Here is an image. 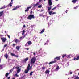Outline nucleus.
<instances>
[{
    "instance_id": "obj_1",
    "label": "nucleus",
    "mask_w": 79,
    "mask_h": 79,
    "mask_svg": "<svg viewBox=\"0 0 79 79\" xmlns=\"http://www.w3.org/2000/svg\"><path fill=\"white\" fill-rule=\"evenodd\" d=\"M60 56L56 57L55 58L54 60L49 62L48 64H53V63H56L57 61H59V60H60Z\"/></svg>"
},
{
    "instance_id": "obj_2",
    "label": "nucleus",
    "mask_w": 79,
    "mask_h": 79,
    "mask_svg": "<svg viewBox=\"0 0 79 79\" xmlns=\"http://www.w3.org/2000/svg\"><path fill=\"white\" fill-rule=\"evenodd\" d=\"M32 67V66L31 65L30 66V64H29L28 65L27 69H25L24 71V73H25V74H27V73H28V72H29V71H30V70H31Z\"/></svg>"
},
{
    "instance_id": "obj_3",
    "label": "nucleus",
    "mask_w": 79,
    "mask_h": 79,
    "mask_svg": "<svg viewBox=\"0 0 79 79\" xmlns=\"http://www.w3.org/2000/svg\"><path fill=\"white\" fill-rule=\"evenodd\" d=\"M36 61V58L35 57H34L32 58L30 61V64H34L35 62Z\"/></svg>"
},
{
    "instance_id": "obj_4",
    "label": "nucleus",
    "mask_w": 79,
    "mask_h": 79,
    "mask_svg": "<svg viewBox=\"0 0 79 79\" xmlns=\"http://www.w3.org/2000/svg\"><path fill=\"white\" fill-rule=\"evenodd\" d=\"M27 18L28 19L31 20V19H34L35 16L33 15H29Z\"/></svg>"
},
{
    "instance_id": "obj_5",
    "label": "nucleus",
    "mask_w": 79,
    "mask_h": 79,
    "mask_svg": "<svg viewBox=\"0 0 79 79\" xmlns=\"http://www.w3.org/2000/svg\"><path fill=\"white\" fill-rule=\"evenodd\" d=\"M16 68L17 69V73H18L19 72H20V71H21V69L18 66H17L16 67Z\"/></svg>"
},
{
    "instance_id": "obj_6",
    "label": "nucleus",
    "mask_w": 79,
    "mask_h": 79,
    "mask_svg": "<svg viewBox=\"0 0 79 79\" xmlns=\"http://www.w3.org/2000/svg\"><path fill=\"white\" fill-rule=\"evenodd\" d=\"M76 57H77L76 58V57H74L73 59V60L75 61H76V60L77 61H78V60H79V56L78 55H76Z\"/></svg>"
},
{
    "instance_id": "obj_7",
    "label": "nucleus",
    "mask_w": 79,
    "mask_h": 79,
    "mask_svg": "<svg viewBox=\"0 0 79 79\" xmlns=\"http://www.w3.org/2000/svg\"><path fill=\"white\" fill-rule=\"evenodd\" d=\"M1 40H2L3 42H5L7 40L6 38H5V37H2L1 38Z\"/></svg>"
},
{
    "instance_id": "obj_8",
    "label": "nucleus",
    "mask_w": 79,
    "mask_h": 79,
    "mask_svg": "<svg viewBox=\"0 0 79 79\" xmlns=\"http://www.w3.org/2000/svg\"><path fill=\"white\" fill-rule=\"evenodd\" d=\"M48 5L49 6H52V0H48Z\"/></svg>"
},
{
    "instance_id": "obj_9",
    "label": "nucleus",
    "mask_w": 79,
    "mask_h": 79,
    "mask_svg": "<svg viewBox=\"0 0 79 79\" xmlns=\"http://www.w3.org/2000/svg\"><path fill=\"white\" fill-rule=\"evenodd\" d=\"M32 8V6H31L29 7H27V8L25 10V12H27V11H29V9H30V8Z\"/></svg>"
},
{
    "instance_id": "obj_10",
    "label": "nucleus",
    "mask_w": 79,
    "mask_h": 79,
    "mask_svg": "<svg viewBox=\"0 0 79 79\" xmlns=\"http://www.w3.org/2000/svg\"><path fill=\"white\" fill-rule=\"evenodd\" d=\"M60 69V67H59V66L57 65V67H56V68L55 69V71H58V69Z\"/></svg>"
},
{
    "instance_id": "obj_11",
    "label": "nucleus",
    "mask_w": 79,
    "mask_h": 79,
    "mask_svg": "<svg viewBox=\"0 0 79 79\" xmlns=\"http://www.w3.org/2000/svg\"><path fill=\"white\" fill-rule=\"evenodd\" d=\"M4 56L5 58H6V59H8V56H8V54H7V53H6L4 55Z\"/></svg>"
},
{
    "instance_id": "obj_12",
    "label": "nucleus",
    "mask_w": 79,
    "mask_h": 79,
    "mask_svg": "<svg viewBox=\"0 0 79 79\" xmlns=\"http://www.w3.org/2000/svg\"><path fill=\"white\" fill-rule=\"evenodd\" d=\"M29 60V58L28 57H27V58L25 59L23 61H24V62L26 63V61H28Z\"/></svg>"
},
{
    "instance_id": "obj_13",
    "label": "nucleus",
    "mask_w": 79,
    "mask_h": 79,
    "mask_svg": "<svg viewBox=\"0 0 79 79\" xmlns=\"http://www.w3.org/2000/svg\"><path fill=\"white\" fill-rule=\"evenodd\" d=\"M19 48H20V47L17 46L16 47V49L18 51H19Z\"/></svg>"
},
{
    "instance_id": "obj_14",
    "label": "nucleus",
    "mask_w": 79,
    "mask_h": 79,
    "mask_svg": "<svg viewBox=\"0 0 79 79\" xmlns=\"http://www.w3.org/2000/svg\"><path fill=\"white\" fill-rule=\"evenodd\" d=\"M28 45H31V44H32V42H31V41H28L27 42Z\"/></svg>"
},
{
    "instance_id": "obj_15",
    "label": "nucleus",
    "mask_w": 79,
    "mask_h": 79,
    "mask_svg": "<svg viewBox=\"0 0 79 79\" xmlns=\"http://www.w3.org/2000/svg\"><path fill=\"white\" fill-rule=\"evenodd\" d=\"M77 1V0H73L72 1V2L73 3H76Z\"/></svg>"
},
{
    "instance_id": "obj_16",
    "label": "nucleus",
    "mask_w": 79,
    "mask_h": 79,
    "mask_svg": "<svg viewBox=\"0 0 79 79\" xmlns=\"http://www.w3.org/2000/svg\"><path fill=\"white\" fill-rule=\"evenodd\" d=\"M39 2H37L36 4H34V7L35 8V7L37 6V5H39Z\"/></svg>"
},
{
    "instance_id": "obj_17",
    "label": "nucleus",
    "mask_w": 79,
    "mask_h": 79,
    "mask_svg": "<svg viewBox=\"0 0 79 79\" xmlns=\"http://www.w3.org/2000/svg\"><path fill=\"white\" fill-rule=\"evenodd\" d=\"M3 11H2L0 12V16H2L3 15Z\"/></svg>"
},
{
    "instance_id": "obj_18",
    "label": "nucleus",
    "mask_w": 79,
    "mask_h": 79,
    "mask_svg": "<svg viewBox=\"0 0 79 79\" xmlns=\"http://www.w3.org/2000/svg\"><path fill=\"white\" fill-rule=\"evenodd\" d=\"M13 3H11V2H10L8 5V6H10L11 7L12 6V4Z\"/></svg>"
},
{
    "instance_id": "obj_19",
    "label": "nucleus",
    "mask_w": 79,
    "mask_h": 79,
    "mask_svg": "<svg viewBox=\"0 0 79 79\" xmlns=\"http://www.w3.org/2000/svg\"><path fill=\"white\" fill-rule=\"evenodd\" d=\"M51 9H52V6H50L49 7H48V10L49 11H50V10H51Z\"/></svg>"
},
{
    "instance_id": "obj_20",
    "label": "nucleus",
    "mask_w": 79,
    "mask_h": 79,
    "mask_svg": "<svg viewBox=\"0 0 79 79\" xmlns=\"http://www.w3.org/2000/svg\"><path fill=\"white\" fill-rule=\"evenodd\" d=\"M45 31V29H43L42 30V31H41V32H40V34H42L44 32V31Z\"/></svg>"
},
{
    "instance_id": "obj_21",
    "label": "nucleus",
    "mask_w": 79,
    "mask_h": 79,
    "mask_svg": "<svg viewBox=\"0 0 79 79\" xmlns=\"http://www.w3.org/2000/svg\"><path fill=\"white\" fill-rule=\"evenodd\" d=\"M45 73L46 74H48V73H50V70H46L45 72Z\"/></svg>"
},
{
    "instance_id": "obj_22",
    "label": "nucleus",
    "mask_w": 79,
    "mask_h": 79,
    "mask_svg": "<svg viewBox=\"0 0 79 79\" xmlns=\"http://www.w3.org/2000/svg\"><path fill=\"white\" fill-rule=\"evenodd\" d=\"M8 75H9V73H7L5 75L6 77H7Z\"/></svg>"
},
{
    "instance_id": "obj_23",
    "label": "nucleus",
    "mask_w": 79,
    "mask_h": 79,
    "mask_svg": "<svg viewBox=\"0 0 79 79\" xmlns=\"http://www.w3.org/2000/svg\"><path fill=\"white\" fill-rule=\"evenodd\" d=\"M19 40H18V39L15 40V42H16V43H18V42H19Z\"/></svg>"
},
{
    "instance_id": "obj_24",
    "label": "nucleus",
    "mask_w": 79,
    "mask_h": 79,
    "mask_svg": "<svg viewBox=\"0 0 79 79\" xmlns=\"http://www.w3.org/2000/svg\"><path fill=\"white\" fill-rule=\"evenodd\" d=\"M6 8V7H5V6H3V7H2L0 8V10H2V9H4V8Z\"/></svg>"
},
{
    "instance_id": "obj_25",
    "label": "nucleus",
    "mask_w": 79,
    "mask_h": 79,
    "mask_svg": "<svg viewBox=\"0 0 79 79\" xmlns=\"http://www.w3.org/2000/svg\"><path fill=\"white\" fill-rule=\"evenodd\" d=\"M48 42H49V41L48 40L47 41V43H45L44 44V45H47V44H48Z\"/></svg>"
},
{
    "instance_id": "obj_26",
    "label": "nucleus",
    "mask_w": 79,
    "mask_h": 79,
    "mask_svg": "<svg viewBox=\"0 0 79 79\" xmlns=\"http://www.w3.org/2000/svg\"><path fill=\"white\" fill-rule=\"evenodd\" d=\"M10 54L12 56H15V54L12 53H11Z\"/></svg>"
},
{
    "instance_id": "obj_27",
    "label": "nucleus",
    "mask_w": 79,
    "mask_h": 79,
    "mask_svg": "<svg viewBox=\"0 0 79 79\" xmlns=\"http://www.w3.org/2000/svg\"><path fill=\"white\" fill-rule=\"evenodd\" d=\"M75 77H76L75 79H79V77L78 76H75Z\"/></svg>"
},
{
    "instance_id": "obj_28",
    "label": "nucleus",
    "mask_w": 79,
    "mask_h": 79,
    "mask_svg": "<svg viewBox=\"0 0 79 79\" xmlns=\"http://www.w3.org/2000/svg\"><path fill=\"white\" fill-rule=\"evenodd\" d=\"M17 72L16 73V74H15V76L16 77H19V75L17 74Z\"/></svg>"
},
{
    "instance_id": "obj_29",
    "label": "nucleus",
    "mask_w": 79,
    "mask_h": 79,
    "mask_svg": "<svg viewBox=\"0 0 79 79\" xmlns=\"http://www.w3.org/2000/svg\"><path fill=\"white\" fill-rule=\"evenodd\" d=\"M25 33V30H23V31H22V35H24V33Z\"/></svg>"
},
{
    "instance_id": "obj_30",
    "label": "nucleus",
    "mask_w": 79,
    "mask_h": 79,
    "mask_svg": "<svg viewBox=\"0 0 79 79\" xmlns=\"http://www.w3.org/2000/svg\"><path fill=\"white\" fill-rule=\"evenodd\" d=\"M33 73V72H31L30 73V75L31 76L32 75V73Z\"/></svg>"
},
{
    "instance_id": "obj_31",
    "label": "nucleus",
    "mask_w": 79,
    "mask_h": 79,
    "mask_svg": "<svg viewBox=\"0 0 79 79\" xmlns=\"http://www.w3.org/2000/svg\"><path fill=\"white\" fill-rule=\"evenodd\" d=\"M66 54H65V55L63 54V55H62V58H64V57H65V56H66Z\"/></svg>"
},
{
    "instance_id": "obj_32",
    "label": "nucleus",
    "mask_w": 79,
    "mask_h": 79,
    "mask_svg": "<svg viewBox=\"0 0 79 79\" xmlns=\"http://www.w3.org/2000/svg\"><path fill=\"white\" fill-rule=\"evenodd\" d=\"M49 14L50 15H52V12L50 11L49 12Z\"/></svg>"
},
{
    "instance_id": "obj_33",
    "label": "nucleus",
    "mask_w": 79,
    "mask_h": 79,
    "mask_svg": "<svg viewBox=\"0 0 79 79\" xmlns=\"http://www.w3.org/2000/svg\"><path fill=\"white\" fill-rule=\"evenodd\" d=\"M20 7V6H17L16 7L17 8V9H18V8H19Z\"/></svg>"
},
{
    "instance_id": "obj_34",
    "label": "nucleus",
    "mask_w": 79,
    "mask_h": 79,
    "mask_svg": "<svg viewBox=\"0 0 79 79\" xmlns=\"http://www.w3.org/2000/svg\"><path fill=\"white\" fill-rule=\"evenodd\" d=\"M44 2H45L46 1V0H44ZM43 1V0H39V2H42Z\"/></svg>"
},
{
    "instance_id": "obj_35",
    "label": "nucleus",
    "mask_w": 79,
    "mask_h": 79,
    "mask_svg": "<svg viewBox=\"0 0 79 79\" xmlns=\"http://www.w3.org/2000/svg\"><path fill=\"white\" fill-rule=\"evenodd\" d=\"M33 13V12H32V9L31 10V12H30V14H31V15H32Z\"/></svg>"
},
{
    "instance_id": "obj_36",
    "label": "nucleus",
    "mask_w": 79,
    "mask_h": 79,
    "mask_svg": "<svg viewBox=\"0 0 79 79\" xmlns=\"http://www.w3.org/2000/svg\"><path fill=\"white\" fill-rule=\"evenodd\" d=\"M41 7H42V5H39L38 6V8H40Z\"/></svg>"
},
{
    "instance_id": "obj_37",
    "label": "nucleus",
    "mask_w": 79,
    "mask_h": 79,
    "mask_svg": "<svg viewBox=\"0 0 79 79\" xmlns=\"http://www.w3.org/2000/svg\"><path fill=\"white\" fill-rule=\"evenodd\" d=\"M13 47H15L16 46V44H13L12 45Z\"/></svg>"
},
{
    "instance_id": "obj_38",
    "label": "nucleus",
    "mask_w": 79,
    "mask_h": 79,
    "mask_svg": "<svg viewBox=\"0 0 79 79\" xmlns=\"http://www.w3.org/2000/svg\"><path fill=\"white\" fill-rule=\"evenodd\" d=\"M17 10V8H16V7L13 9V10Z\"/></svg>"
},
{
    "instance_id": "obj_39",
    "label": "nucleus",
    "mask_w": 79,
    "mask_h": 79,
    "mask_svg": "<svg viewBox=\"0 0 79 79\" xmlns=\"http://www.w3.org/2000/svg\"><path fill=\"white\" fill-rule=\"evenodd\" d=\"M13 69H11L10 70L9 73H12V71H13Z\"/></svg>"
},
{
    "instance_id": "obj_40",
    "label": "nucleus",
    "mask_w": 79,
    "mask_h": 79,
    "mask_svg": "<svg viewBox=\"0 0 79 79\" xmlns=\"http://www.w3.org/2000/svg\"><path fill=\"white\" fill-rule=\"evenodd\" d=\"M27 43H26L25 45V47H27V46H28V44H27Z\"/></svg>"
},
{
    "instance_id": "obj_41",
    "label": "nucleus",
    "mask_w": 79,
    "mask_h": 79,
    "mask_svg": "<svg viewBox=\"0 0 79 79\" xmlns=\"http://www.w3.org/2000/svg\"><path fill=\"white\" fill-rule=\"evenodd\" d=\"M42 69H45V67H42Z\"/></svg>"
},
{
    "instance_id": "obj_42",
    "label": "nucleus",
    "mask_w": 79,
    "mask_h": 79,
    "mask_svg": "<svg viewBox=\"0 0 79 79\" xmlns=\"http://www.w3.org/2000/svg\"><path fill=\"white\" fill-rule=\"evenodd\" d=\"M56 8V7H54V8H53L52 10V11L53 10H55V9Z\"/></svg>"
},
{
    "instance_id": "obj_43",
    "label": "nucleus",
    "mask_w": 79,
    "mask_h": 79,
    "mask_svg": "<svg viewBox=\"0 0 79 79\" xmlns=\"http://www.w3.org/2000/svg\"><path fill=\"white\" fill-rule=\"evenodd\" d=\"M2 66H3V65H0V68H1L0 69L2 68Z\"/></svg>"
},
{
    "instance_id": "obj_44",
    "label": "nucleus",
    "mask_w": 79,
    "mask_h": 79,
    "mask_svg": "<svg viewBox=\"0 0 79 79\" xmlns=\"http://www.w3.org/2000/svg\"><path fill=\"white\" fill-rule=\"evenodd\" d=\"M15 56V57H16V58H18V55H15V56Z\"/></svg>"
},
{
    "instance_id": "obj_45",
    "label": "nucleus",
    "mask_w": 79,
    "mask_h": 79,
    "mask_svg": "<svg viewBox=\"0 0 79 79\" xmlns=\"http://www.w3.org/2000/svg\"><path fill=\"white\" fill-rule=\"evenodd\" d=\"M8 46V45L7 44H6L4 46V47H7Z\"/></svg>"
},
{
    "instance_id": "obj_46",
    "label": "nucleus",
    "mask_w": 79,
    "mask_h": 79,
    "mask_svg": "<svg viewBox=\"0 0 79 79\" xmlns=\"http://www.w3.org/2000/svg\"><path fill=\"white\" fill-rule=\"evenodd\" d=\"M7 36L8 37V38H9V39H10V35H7Z\"/></svg>"
},
{
    "instance_id": "obj_47",
    "label": "nucleus",
    "mask_w": 79,
    "mask_h": 79,
    "mask_svg": "<svg viewBox=\"0 0 79 79\" xmlns=\"http://www.w3.org/2000/svg\"><path fill=\"white\" fill-rule=\"evenodd\" d=\"M52 15H55L56 12H53L52 13Z\"/></svg>"
},
{
    "instance_id": "obj_48",
    "label": "nucleus",
    "mask_w": 79,
    "mask_h": 79,
    "mask_svg": "<svg viewBox=\"0 0 79 79\" xmlns=\"http://www.w3.org/2000/svg\"><path fill=\"white\" fill-rule=\"evenodd\" d=\"M3 35H0V37H1V38H2V37H3Z\"/></svg>"
},
{
    "instance_id": "obj_49",
    "label": "nucleus",
    "mask_w": 79,
    "mask_h": 79,
    "mask_svg": "<svg viewBox=\"0 0 79 79\" xmlns=\"http://www.w3.org/2000/svg\"><path fill=\"white\" fill-rule=\"evenodd\" d=\"M42 16V14H39L40 16Z\"/></svg>"
},
{
    "instance_id": "obj_50",
    "label": "nucleus",
    "mask_w": 79,
    "mask_h": 79,
    "mask_svg": "<svg viewBox=\"0 0 79 79\" xmlns=\"http://www.w3.org/2000/svg\"><path fill=\"white\" fill-rule=\"evenodd\" d=\"M70 57V55H68V58H69Z\"/></svg>"
},
{
    "instance_id": "obj_51",
    "label": "nucleus",
    "mask_w": 79,
    "mask_h": 79,
    "mask_svg": "<svg viewBox=\"0 0 79 79\" xmlns=\"http://www.w3.org/2000/svg\"><path fill=\"white\" fill-rule=\"evenodd\" d=\"M25 50H29V48H25Z\"/></svg>"
},
{
    "instance_id": "obj_52",
    "label": "nucleus",
    "mask_w": 79,
    "mask_h": 79,
    "mask_svg": "<svg viewBox=\"0 0 79 79\" xmlns=\"http://www.w3.org/2000/svg\"><path fill=\"white\" fill-rule=\"evenodd\" d=\"M12 2H13V0H11V2H10V3H13Z\"/></svg>"
},
{
    "instance_id": "obj_53",
    "label": "nucleus",
    "mask_w": 79,
    "mask_h": 79,
    "mask_svg": "<svg viewBox=\"0 0 79 79\" xmlns=\"http://www.w3.org/2000/svg\"><path fill=\"white\" fill-rule=\"evenodd\" d=\"M73 73L71 72H70V74H72Z\"/></svg>"
},
{
    "instance_id": "obj_54",
    "label": "nucleus",
    "mask_w": 79,
    "mask_h": 79,
    "mask_svg": "<svg viewBox=\"0 0 79 79\" xmlns=\"http://www.w3.org/2000/svg\"><path fill=\"white\" fill-rule=\"evenodd\" d=\"M60 6V5L58 4L57 6V7H59V6Z\"/></svg>"
},
{
    "instance_id": "obj_55",
    "label": "nucleus",
    "mask_w": 79,
    "mask_h": 79,
    "mask_svg": "<svg viewBox=\"0 0 79 79\" xmlns=\"http://www.w3.org/2000/svg\"><path fill=\"white\" fill-rule=\"evenodd\" d=\"M65 13H68V10H66L65 11Z\"/></svg>"
},
{
    "instance_id": "obj_56",
    "label": "nucleus",
    "mask_w": 79,
    "mask_h": 79,
    "mask_svg": "<svg viewBox=\"0 0 79 79\" xmlns=\"http://www.w3.org/2000/svg\"><path fill=\"white\" fill-rule=\"evenodd\" d=\"M8 79H10V77H9L8 78H7Z\"/></svg>"
},
{
    "instance_id": "obj_57",
    "label": "nucleus",
    "mask_w": 79,
    "mask_h": 79,
    "mask_svg": "<svg viewBox=\"0 0 79 79\" xmlns=\"http://www.w3.org/2000/svg\"><path fill=\"white\" fill-rule=\"evenodd\" d=\"M22 38H23V37H20V39L21 40V39H22Z\"/></svg>"
},
{
    "instance_id": "obj_58",
    "label": "nucleus",
    "mask_w": 79,
    "mask_h": 79,
    "mask_svg": "<svg viewBox=\"0 0 79 79\" xmlns=\"http://www.w3.org/2000/svg\"><path fill=\"white\" fill-rule=\"evenodd\" d=\"M42 11H44V10H41V12H42Z\"/></svg>"
},
{
    "instance_id": "obj_59",
    "label": "nucleus",
    "mask_w": 79,
    "mask_h": 79,
    "mask_svg": "<svg viewBox=\"0 0 79 79\" xmlns=\"http://www.w3.org/2000/svg\"><path fill=\"white\" fill-rule=\"evenodd\" d=\"M15 69V67H14L11 69H12V70L13 71V69Z\"/></svg>"
},
{
    "instance_id": "obj_60",
    "label": "nucleus",
    "mask_w": 79,
    "mask_h": 79,
    "mask_svg": "<svg viewBox=\"0 0 79 79\" xmlns=\"http://www.w3.org/2000/svg\"><path fill=\"white\" fill-rule=\"evenodd\" d=\"M23 27H26V26L25 25H23Z\"/></svg>"
},
{
    "instance_id": "obj_61",
    "label": "nucleus",
    "mask_w": 79,
    "mask_h": 79,
    "mask_svg": "<svg viewBox=\"0 0 79 79\" xmlns=\"http://www.w3.org/2000/svg\"><path fill=\"white\" fill-rule=\"evenodd\" d=\"M33 55H35V53H33Z\"/></svg>"
},
{
    "instance_id": "obj_62",
    "label": "nucleus",
    "mask_w": 79,
    "mask_h": 79,
    "mask_svg": "<svg viewBox=\"0 0 79 79\" xmlns=\"http://www.w3.org/2000/svg\"><path fill=\"white\" fill-rule=\"evenodd\" d=\"M1 63V59L0 58V63Z\"/></svg>"
},
{
    "instance_id": "obj_63",
    "label": "nucleus",
    "mask_w": 79,
    "mask_h": 79,
    "mask_svg": "<svg viewBox=\"0 0 79 79\" xmlns=\"http://www.w3.org/2000/svg\"><path fill=\"white\" fill-rule=\"evenodd\" d=\"M25 36L26 35H24L23 36V37H25Z\"/></svg>"
},
{
    "instance_id": "obj_64",
    "label": "nucleus",
    "mask_w": 79,
    "mask_h": 79,
    "mask_svg": "<svg viewBox=\"0 0 79 79\" xmlns=\"http://www.w3.org/2000/svg\"><path fill=\"white\" fill-rule=\"evenodd\" d=\"M12 79H15V78H13Z\"/></svg>"
}]
</instances>
